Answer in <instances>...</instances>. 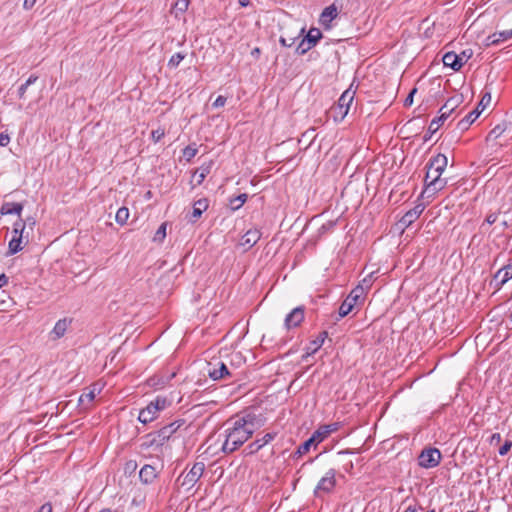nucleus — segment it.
Returning a JSON list of instances; mask_svg holds the SVG:
<instances>
[{"instance_id":"obj_57","label":"nucleus","mask_w":512,"mask_h":512,"mask_svg":"<svg viewBox=\"0 0 512 512\" xmlns=\"http://www.w3.org/2000/svg\"><path fill=\"white\" fill-rule=\"evenodd\" d=\"M37 512H52V506L50 503L43 504Z\"/></svg>"},{"instance_id":"obj_59","label":"nucleus","mask_w":512,"mask_h":512,"mask_svg":"<svg viewBox=\"0 0 512 512\" xmlns=\"http://www.w3.org/2000/svg\"><path fill=\"white\" fill-rule=\"evenodd\" d=\"M261 53V50L260 48L258 47H255L252 51H251V55L254 56V57H258Z\"/></svg>"},{"instance_id":"obj_52","label":"nucleus","mask_w":512,"mask_h":512,"mask_svg":"<svg viewBox=\"0 0 512 512\" xmlns=\"http://www.w3.org/2000/svg\"><path fill=\"white\" fill-rule=\"evenodd\" d=\"M462 61L466 63L473 55V52L471 49L463 50L460 54H458Z\"/></svg>"},{"instance_id":"obj_23","label":"nucleus","mask_w":512,"mask_h":512,"mask_svg":"<svg viewBox=\"0 0 512 512\" xmlns=\"http://www.w3.org/2000/svg\"><path fill=\"white\" fill-rule=\"evenodd\" d=\"M158 413V410L149 403L139 412L138 420L143 424L150 423L157 418Z\"/></svg>"},{"instance_id":"obj_43","label":"nucleus","mask_w":512,"mask_h":512,"mask_svg":"<svg viewBox=\"0 0 512 512\" xmlns=\"http://www.w3.org/2000/svg\"><path fill=\"white\" fill-rule=\"evenodd\" d=\"M512 448V441L511 440H506L504 442V444L499 448V455L500 456H505Z\"/></svg>"},{"instance_id":"obj_42","label":"nucleus","mask_w":512,"mask_h":512,"mask_svg":"<svg viewBox=\"0 0 512 512\" xmlns=\"http://www.w3.org/2000/svg\"><path fill=\"white\" fill-rule=\"evenodd\" d=\"M94 398H95V394H94V392H93V391H90V392H88V393H84V394H82V395L80 396V398H79V402H80V404H83V405H84V404H85V402H87V403H91V402L94 400Z\"/></svg>"},{"instance_id":"obj_46","label":"nucleus","mask_w":512,"mask_h":512,"mask_svg":"<svg viewBox=\"0 0 512 512\" xmlns=\"http://www.w3.org/2000/svg\"><path fill=\"white\" fill-rule=\"evenodd\" d=\"M226 101H227V98L222 96V95H219L216 100L213 102L212 106L214 108H220V107H223L225 104H226Z\"/></svg>"},{"instance_id":"obj_19","label":"nucleus","mask_w":512,"mask_h":512,"mask_svg":"<svg viewBox=\"0 0 512 512\" xmlns=\"http://www.w3.org/2000/svg\"><path fill=\"white\" fill-rule=\"evenodd\" d=\"M72 320L71 319H68V318H63V319H60L58 320L55 325H54V328L52 329L51 331V338L53 340H57V339H60L61 337H63L68 329V327L70 326Z\"/></svg>"},{"instance_id":"obj_54","label":"nucleus","mask_w":512,"mask_h":512,"mask_svg":"<svg viewBox=\"0 0 512 512\" xmlns=\"http://www.w3.org/2000/svg\"><path fill=\"white\" fill-rule=\"evenodd\" d=\"M280 43L284 47H291L295 43V38L280 37Z\"/></svg>"},{"instance_id":"obj_9","label":"nucleus","mask_w":512,"mask_h":512,"mask_svg":"<svg viewBox=\"0 0 512 512\" xmlns=\"http://www.w3.org/2000/svg\"><path fill=\"white\" fill-rule=\"evenodd\" d=\"M336 471L329 469L325 475L317 483L314 494L319 496L320 493H330L336 485Z\"/></svg>"},{"instance_id":"obj_6","label":"nucleus","mask_w":512,"mask_h":512,"mask_svg":"<svg viewBox=\"0 0 512 512\" xmlns=\"http://www.w3.org/2000/svg\"><path fill=\"white\" fill-rule=\"evenodd\" d=\"M442 455L439 449L429 447L421 451L418 457L419 466L430 469L435 468L440 464Z\"/></svg>"},{"instance_id":"obj_30","label":"nucleus","mask_w":512,"mask_h":512,"mask_svg":"<svg viewBox=\"0 0 512 512\" xmlns=\"http://www.w3.org/2000/svg\"><path fill=\"white\" fill-rule=\"evenodd\" d=\"M189 3V0H177L171 8V14L180 18L187 11Z\"/></svg>"},{"instance_id":"obj_11","label":"nucleus","mask_w":512,"mask_h":512,"mask_svg":"<svg viewBox=\"0 0 512 512\" xmlns=\"http://www.w3.org/2000/svg\"><path fill=\"white\" fill-rule=\"evenodd\" d=\"M510 279H512V264H507L495 273L490 285L499 290Z\"/></svg>"},{"instance_id":"obj_41","label":"nucleus","mask_w":512,"mask_h":512,"mask_svg":"<svg viewBox=\"0 0 512 512\" xmlns=\"http://www.w3.org/2000/svg\"><path fill=\"white\" fill-rule=\"evenodd\" d=\"M335 226H336V221H332V220L327 221L319 228V234L323 235L327 232H330L334 229Z\"/></svg>"},{"instance_id":"obj_2","label":"nucleus","mask_w":512,"mask_h":512,"mask_svg":"<svg viewBox=\"0 0 512 512\" xmlns=\"http://www.w3.org/2000/svg\"><path fill=\"white\" fill-rule=\"evenodd\" d=\"M448 164V159L444 154H437L432 157L426 164L427 172L424 179L425 188L422 191V196L428 194L433 196L441 191L447 184V180L441 178L442 173L445 171Z\"/></svg>"},{"instance_id":"obj_32","label":"nucleus","mask_w":512,"mask_h":512,"mask_svg":"<svg viewBox=\"0 0 512 512\" xmlns=\"http://www.w3.org/2000/svg\"><path fill=\"white\" fill-rule=\"evenodd\" d=\"M248 195L246 193L239 194L238 196L229 200V206L232 211L240 209L243 204L247 201Z\"/></svg>"},{"instance_id":"obj_49","label":"nucleus","mask_w":512,"mask_h":512,"mask_svg":"<svg viewBox=\"0 0 512 512\" xmlns=\"http://www.w3.org/2000/svg\"><path fill=\"white\" fill-rule=\"evenodd\" d=\"M196 152H197V150L195 148H191L188 146L184 149L183 154L187 160H190L191 158H193L196 155Z\"/></svg>"},{"instance_id":"obj_17","label":"nucleus","mask_w":512,"mask_h":512,"mask_svg":"<svg viewBox=\"0 0 512 512\" xmlns=\"http://www.w3.org/2000/svg\"><path fill=\"white\" fill-rule=\"evenodd\" d=\"M210 368L208 369V375L213 380L223 379L224 377L230 375V372L227 366L223 362H217L214 366L209 364Z\"/></svg>"},{"instance_id":"obj_5","label":"nucleus","mask_w":512,"mask_h":512,"mask_svg":"<svg viewBox=\"0 0 512 512\" xmlns=\"http://www.w3.org/2000/svg\"><path fill=\"white\" fill-rule=\"evenodd\" d=\"M491 94L485 93L477 108L469 112L463 119L457 123V128L461 131L467 130L469 126L480 116L483 109L490 103Z\"/></svg>"},{"instance_id":"obj_33","label":"nucleus","mask_w":512,"mask_h":512,"mask_svg":"<svg viewBox=\"0 0 512 512\" xmlns=\"http://www.w3.org/2000/svg\"><path fill=\"white\" fill-rule=\"evenodd\" d=\"M38 80V76L35 74H31L29 78L25 81V83L21 84L18 88L17 95L20 99L25 98L26 91L28 87L34 84Z\"/></svg>"},{"instance_id":"obj_10","label":"nucleus","mask_w":512,"mask_h":512,"mask_svg":"<svg viewBox=\"0 0 512 512\" xmlns=\"http://www.w3.org/2000/svg\"><path fill=\"white\" fill-rule=\"evenodd\" d=\"M355 92L350 88L345 90L340 98L338 99L337 107L335 108L336 113L340 115L341 120L348 114L350 105L354 100Z\"/></svg>"},{"instance_id":"obj_24","label":"nucleus","mask_w":512,"mask_h":512,"mask_svg":"<svg viewBox=\"0 0 512 512\" xmlns=\"http://www.w3.org/2000/svg\"><path fill=\"white\" fill-rule=\"evenodd\" d=\"M30 232L26 229V223L19 218L12 228V236H16L25 240V245L29 242Z\"/></svg>"},{"instance_id":"obj_56","label":"nucleus","mask_w":512,"mask_h":512,"mask_svg":"<svg viewBox=\"0 0 512 512\" xmlns=\"http://www.w3.org/2000/svg\"><path fill=\"white\" fill-rule=\"evenodd\" d=\"M37 0H24L23 8L25 10H30L35 4Z\"/></svg>"},{"instance_id":"obj_15","label":"nucleus","mask_w":512,"mask_h":512,"mask_svg":"<svg viewBox=\"0 0 512 512\" xmlns=\"http://www.w3.org/2000/svg\"><path fill=\"white\" fill-rule=\"evenodd\" d=\"M339 428V423H331L327 425H321L316 431L311 435L316 443H321L324 441L331 433L337 431Z\"/></svg>"},{"instance_id":"obj_25","label":"nucleus","mask_w":512,"mask_h":512,"mask_svg":"<svg viewBox=\"0 0 512 512\" xmlns=\"http://www.w3.org/2000/svg\"><path fill=\"white\" fill-rule=\"evenodd\" d=\"M213 167V161L203 163L193 173V178L196 180V185L202 184L204 179L210 174Z\"/></svg>"},{"instance_id":"obj_4","label":"nucleus","mask_w":512,"mask_h":512,"mask_svg":"<svg viewBox=\"0 0 512 512\" xmlns=\"http://www.w3.org/2000/svg\"><path fill=\"white\" fill-rule=\"evenodd\" d=\"M365 293V288L362 285H358L352 289L339 307L338 319L347 316L352 309L363 300Z\"/></svg>"},{"instance_id":"obj_55","label":"nucleus","mask_w":512,"mask_h":512,"mask_svg":"<svg viewBox=\"0 0 512 512\" xmlns=\"http://www.w3.org/2000/svg\"><path fill=\"white\" fill-rule=\"evenodd\" d=\"M502 132H503V129H501L500 126H496L495 128H493L490 131L489 135L493 136L494 138H497V137H499L502 134Z\"/></svg>"},{"instance_id":"obj_51","label":"nucleus","mask_w":512,"mask_h":512,"mask_svg":"<svg viewBox=\"0 0 512 512\" xmlns=\"http://www.w3.org/2000/svg\"><path fill=\"white\" fill-rule=\"evenodd\" d=\"M455 59V63L454 65H452V69L454 71H459L463 66H464V62L462 61V59L460 58V56L458 54H456V57H454Z\"/></svg>"},{"instance_id":"obj_39","label":"nucleus","mask_w":512,"mask_h":512,"mask_svg":"<svg viewBox=\"0 0 512 512\" xmlns=\"http://www.w3.org/2000/svg\"><path fill=\"white\" fill-rule=\"evenodd\" d=\"M166 236V223H162L154 235V241H162Z\"/></svg>"},{"instance_id":"obj_64","label":"nucleus","mask_w":512,"mask_h":512,"mask_svg":"<svg viewBox=\"0 0 512 512\" xmlns=\"http://www.w3.org/2000/svg\"><path fill=\"white\" fill-rule=\"evenodd\" d=\"M348 468H353V463L352 462L349 463Z\"/></svg>"},{"instance_id":"obj_45","label":"nucleus","mask_w":512,"mask_h":512,"mask_svg":"<svg viewBox=\"0 0 512 512\" xmlns=\"http://www.w3.org/2000/svg\"><path fill=\"white\" fill-rule=\"evenodd\" d=\"M164 135H165V132L163 129L153 130L151 133V136H152V139L154 142L160 141V139L163 138Z\"/></svg>"},{"instance_id":"obj_13","label":"nucleus","mask_w":512,"mask_h":512,"mask_svg":"<svg viewBox=\"0 0 512 512\" xmlns=\"http://www.w3.org/2000/svg\"><path fill=\"white\" fill-rule=\"evenodd\" d=\"M425 205L423 203L416 204L412 209L408 210L400 219L399 223L404 227H409L423 213Z\"/></svg>"},{"instance_id":"obj_3","label":"nucleus","mask_w":512,"mask_h":512,"mask_svg":"<svg viewBox=\"0 0 512 512\" xmlns=\"http://www.w3.org/2000/svg\"><path fill=\"white\" fill-rule=\"evenodd\" d=\"M171 438V432L169 429L163 430L162 428L158 431L148 433L141 439V449L147 450L152 449L154 451L159 450L164 444Z\"/></svg>"},{"instance_id":"obj_20","label":"nucleus","mask_w":512,"mask_h":512,"mask_svg":"<svg viewBox=\"0 0 512 512\" xmlns=\"http://www.w3.org/2000/svg\"><path fill=\"white\" fill-rule=\"evenodd\" d=\"M158 471L156 468L152 465H144L140 472H139V478L142 483L144 484H151L153 481L157 478Z\"/></svg>"},{"instance_id":"obj_50","label":"nucleus","mask_w":512,"mask_h":512,"mask_svg":"<svg viewBox=\"0 0 512 512\" xmlns=\"http://www.w3.org/2000/svg\"><path fill=\"white\" fill-rule=\"evenodd\" d=\"M502 440L500 433H493L489 438L490 445H498Z\"/></svg>"},{"instance_id":"obj_60","label":"nucleus","mask_w":512,"mask_h":512,"mask_svg":"<svg viewBox=\"0 0 512 512\" xmlns=\"http://www.w3.org/2000/svg\"><path fill=\"white\" fill-rule=\"evenodd\" d=\"M241 7H247L250 4V0H238Z\"/></svg>"},{"instance_id":"obj_61","label":"nucleus","mask_w":512,"mask_h":512,"mask_svg":"<svg viewBox=\"0 0 512 512\" xmlns=\"http://www.w3.org/2000/svg\"><path fill=\"white\" fill-rule=\"evenodd\" d=\"M404 512H418V510L416 506L410 505L406 508Z\"/></svg>"},{"instance_id":"obj_18","label":"nucleus","mask_w":512,"mask_h":512,"mask_svg":"<svg viewBox=\"0 0 512 512\" xmlns=\"http://www.w3.org/2000/svg\"><path fill=\"white\" fill-rule=\"evenodd\" d=\"M209 207V200L207 198H201L194 202L192 215L189 221L196 222Z\"/></svg>"},{"instance_id":"obj_26","label":"nucleus","mask_w":512,"mask_h":512,"mask_svg":"<svg viewBox=\"0 0 512 512\" xmlns=\"http://www.w3.org/2000/svg\"><path fill=\"white\" fill-rule=\"evenodd\" d=\"M327 335L328 333L326 331L321 332L314 340L310 341L306 348V356L316 353L324 344Z\"/></svg>"},{"instance_id":"obj_47","label":"nucleus","mask_w":512,"mask_h":512,"mask_svg":"<svg viewBox=\"0 0 512 512\" xmlns=\"http://www.w3.org/2000/svg\"><path fill=\"white\" fill-rule=\"evenodd\" d=\"M417 92V89L414 88L410 91V93L408 94V96L405 98L404 100V106L405 107H409L413 104V98H414V94Z\"/></svg>"},{"instance_id":"obj_36","label":"nucleus","mask_w":512,"mask_h":512,"mask_svg":"<svg viewBox=\"0 0 512 512\" xmlns=\"http://www.w3.org/2000/svg\"><path fill=\"white\" fill-rule=\"evenodd\" d=\"M186 57V54L182 52H177L171 56L168 61V67L171 69L177 68L181 61Z\"/></svg>"},{"instance_id":"obj_21","label":"nucleus","mask_w":512,"mask_h":512,"mask_svg":"<svg viewBox=\"0 0 512 512\" xmlns=\"http://www.w3.org/2000/svg\"><path fill=\"white\" fill-rule=\"evenodd\" d=\"M462 101V95H455L453 97H450L440 108L439 112H443V115L449 117L454 112V110L462 103Z\"/></svg>"},{"instance_id":"obj_34","label":"nucleus","mask_w":512,"mask_h":512,"mask_svg":"<svg viewBox=\"0 0 512 512\" xmlns=\"http://www.w3.org/2000/svg\"><path fill=\"white\" fill-rule=\"evenodd\" d=\"M511 38H512V29L503 30L498 33H494L492 36L489 37V39H491L492 44H497L500 41H506Z\"/></svg>"},{"instance_id":"obj_58","label":"nucleus","mask_w":512,"mask_h":512,"mask_svg":"<svg viewBox=\"0 0 512 512\" xmlns=\"http://www.w3.org/2000/svg\"><path fill=\"white\" fill-rule=\"evenodd\" d=\"M7 284H8V277L4 273H2L0 275V288L6 286Z\"/></svg>"},{"instance_id":"obj_1","label":"nucleus","mask_w":512,"mask_h":512,"mask_svg":"<svg viewBox=\"0 0 512 512\" xmlns=\"http://www.w3.org/2000/svg\"><path fill=\"white\" fill-rule=\"evenodd\" d=\"M258 427L257 417L251 413L230 419L226 422L225 440L221 450L225 454L236 451L252 437Z\"/></svg>"},{"instance_id":"obj_27","label":"nucleus","mask_w":512,"mask_h":512,"mask_svg":"<svg viewBox=\"0 0 512 512\" xmlns=\"http://www.w3.org/2000/svg\"><path fill=\"white\" fill-rule=\"evenodd\" d=\"M337 15V7L332 4L323 10L320 16V22L323 26L327 27L337 17Z\"/></svg>"},{"instance_id":"obj_62","label":"nucleus","mask_w":512,"mask_h":512,"mask_svg":"<svg viewBox=\"0 0 512 512\" xmlns=\"http://www.w3.org/2000/svg\"><path fill=\"white\" fill-rule=\"evenodd\" d=\"M354 452L351 451V450H341L338 452L339 455H343V454H353Z\"/></svg>"},{"instance_id":"obj_35","label":"nucleus","mask_w":512,"mask_h":512,"mask_svg":"<svg viewBox=\"0 0 512 512\" xmlns=\"http://www.w3.org/2000/svg\"><path fill=\"white\" fill-rule=\"evenodd\" d=\"M129 218V209L127 207H121L117 210L115 220L119 225L126 224Z\"/></svg>"},{"instance_id":"obj_44","label":"nucleus","mask_w":512,"mask_h":512,"mask_svg":"<svg viewBox=\"0 0 512 512\" xmlns=\"http://www.w3.org/2000/svg\"><path fill=\"white\" fill-rule=\"evenodd\" d=\"M498 215L496 213H490L486 216L484 223L482 224V228L487 225H492L497 221Z\"/></svg>"},{"instance_id":"obj_31","label":"nucleus","mask_w":512,"mask_h":512,"mask_svg":"<svg viewBox=\"0 0 512 512\" xmlns=\"http://www.w3.org/2000/svg\"><path fill=\"white\" fill-rule=\"evenodd\" d=\"M314 444H317L314 438L311 436L309 439H307L305 442H303L301 445L298 446L297 450L293 454V458L298 459L304 454H306L310 447Z\"/></svg>"},{"instance_id":"obj_14","label":"nucleus","mask_w":512,"mask_h":512,"mask_svg":"<svg viewBox=\"0 0 512 512\" xmlns=\"http://www.w3.org/2000/svg\"><path fill=\"white\" fill-rule=\"evenodd\" d=\"M275 433H266L262 438L257 439L250 444H248L245 448L246 455H252L258 452L262 447L270 443L274 438Z\"/></svg>"},{"instance_id":"obj_40","label":"nucleus","mask_w":512,"mask_h":512,"mask_svg":"<svg viewBox=\"0 0 512 512\" xmlns=\"http://www.w3.org/2000/svg\"><path fill=\"white\" fill-rule=\"evenodd\" d=\"M184 423L183 420L172 422L168 425H165L162 427L163 430L169 429L171 432V436L181 427V425Z\"/></svg>"},{"instance_id":"obj_48","label":"nucleus","mask_w":512,"mask_h":512,"mask_svg":"<svg viewBox=\"0 0 512 512\" xmlns=\"http://www.w3.org/2000/svg\"><path fill=\"white\" fill-rule=\"evenodd\" d=\"M26 223V229L32 234L36 221L33 217H28L26 220H23Z\"/></svg>"},{"instance_id":"obj_63","label":"nucleus","mask_w":512,"mask_h":512,"mask_svg":"<svg viewBox=\"0 0 512 512\" xmlns=\"http://www.w3.org/2000/svg\"><path fill=\"white\" fill-rule=\"evenodd\" d=\"M127 465H132V467H133V468H135V467H136V463H135V462H134V463L130 462V463H128Z\"/></svg>"},{"instance_id":"obj_38","label":"nucleus","mask_w":512,"mask_h":512,"mask_svg":"<svg viewBox=\"0 0 512 512\" xmlns=\"http://www.w3.org/2000/svg\"><path fill=\"white\" fill-rule=\"evenodd\" d=\"M454 57H456V53L453 51L445 53L442 57L444 66L450 67L452 69V65L455 63Z\"/></svg>"},{"instance_id":"obj_28","label":"nucleus","mask_w":512,"mask_h":512,"mask_svg":"<svg viewBox=\"0 0 512 512\" xmlns=\"http://www.w3.org/2000/svg\"><path fill=\"white\" fill-rule=\"evenodd\" d=\"M23 204L17 202H5L2 204L0 213L2 215L16 214L21 215Z\"/></svg>"},{"instance_id":"obj_29","label":"nucleus","mask_w":512,"mask_h":512,"mask_svg":"<svg viewBox=\"0 0 512 512\" xmlns=\"http://www.w3.org/2000/svg\"><path fill=\"white\" fill-rule=\"evenodd\" d=\"M25 244V240L16 236H12L11 240L8 244V252L7 255H14L20 252L23 249V245Z\"/></svg>"},{"instance_id":"obj_22","label":"nucleus","mask_w":512,"mask_h":512,"mask_svg":"<svg viewBox=\"0 0 512 512\" xmlns=\"http://www.w3.org/2000/svg\"><path fill=\"white\" fill-rule=\"evenodd\" d=\"M448 119V116L443 115V112H439V116L434 118L429 127L427 133L423 137V141L427 142L431 139L432 135L435 134L440 126L444 123V121Z\"/></svg>"},{"instance_id":"obj_8","label":"nucleus","mask_w":512,"mask_h":512,"mask_svg":"<svg viewBox=\"0 0 512 512\" xmlns=\"http://www.w3.org/2000/svg\"><path fill=\"white\" fill-rule=\"evenodd\" d=\"M205 471V464L203 462H196L191 469L184 475L182 486L191 489L199 481Z\"/></svg>"},{"instance_id":"obj_16","label":"nucleus","mask_w":512,"mask_h":512,"mask_svg":"<svg viewBox=\"0 0 512 512\" xmlns=\"http://www.w3.org/2000/svg\"><path fill=\"white\" fill-rule=\"evenodd\" d=\"M261 238V232L254 228L249 229L241 238L240 245L246 250L252 248Z\"/></svg>"},{"instance_id":"obj_53","label":"nucleus","mask_w":512,"mask_h":512,"mask_svg":"<svg viewBox=\"0 0 512 512\" xmlns=\"http://www.w3.org/2000/svg\"><path fill=\"white\" fill-rule=\"evenodd\" d=\"M9 142L10 136L5 132L0 133V146L6 147L9 144Z\"/></svg>"},{"instance_id":"obj_37","label":"nucleus","mask_w":512,"mask_h":512,"mask_svg":"<svg viewBox=\"0 0 512 512\" xmlns=\"http://www.w3.org/2000/svg\"><path fill=\"white\" fill-rule=\"evenodd\" d=\"M150 403L158 410V412L164 410L170 404V402L165 397H157Z\"/></svg>"},{"instance_id":"obj_12","label":"nucleus","mask_w":512,"mask_h":512,"mask_svg":"<svg viewBox=\"0 0 512 512\" xmlns=\"http://www.w3.org/2000/svg\"><path fill=\"white\" fill-rule=\"evenodd\" d=\"M305 315V308L304 306H298L294 308L284 320V326L286 329H291L299 326L303 320Z\"/></svg>"},{"instance_id":"obj_7","label":"nucleus","mask_w":512,"mask_h":512,"mask_svg":"<svg viewBox=\"0 0 512 512\" xmlns=\"http://www.w3.org/2000/svg\"><path fill=\"white\" fill-rule=\"evenodd\" d=\"M321 37H322V33L319 29L311 28L308 31V33L306 34V36H304L302 38V40L300 41V43L298 44V46L296 48V52L299 55L305 54L306 52H308L311 48H313L317 44V42L319 41V39Z\"/></svg>"}]
</instances>
